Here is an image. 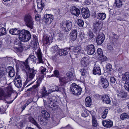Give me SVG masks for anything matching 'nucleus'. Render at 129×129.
Listing matches in <instances>:
<instances>
[{
	"label": "nucleus",
	"instance_id": "1",
	"mask_svg": "<svg viewBox=\"0 0 129 129\" xmlns=\"http://www.w3.org/2000/svg\"><path fill=\"white\" fill-rule=\"evenodd\" d=\"M9 33L13 35H19V40L24 42L28 41L31 37L29 32L27 30L23 29L20 31L18 28L11 29L9 31Z\"/></svg>",
	"mask_w": 129,
	"mask_h": 129
},
{
	"label": "nucleus",
	"instance_id": "2",
	"mask_svg": "<svg viewBox=\"0 0 129 129\" xmlns=\"http://www.w3.org/2000/svg\"><path fill=\"white\" fill-rule=\"evenodd\" d=\"M33 51L34 54L37 55L38 57V62L37 64L39 63L44 64V60L42 59V54L41 51V50L37 45V43L35 42L34 44L33 47Z\"/></svg>",
	"mask_w": 129,
	"mask_h": 129
},
{
	"label": "nucleus",
	"instance_id": "3",
	"mask_svg": "<svg viewBox=\"0 0 129 129\" xmlns=\"http://www.w3.org/2000/svg\"><path fill=\"white\" fill-rule=\"evenodd\" d=\"M27 71L26 82L32 80L34 78L37 72V70L34 68H30L29 66H25Z\"/></svg>",
	"mask_w": 129,
	"mask_h": 129
},
{
	"label": "nucleus",
	"instance_id": "4",
	"mask_svg": "<svg viewBox=\"0 0 129 129\" xmlns=\"http://www.w3.org/2000/svg\"><path fill=\"white\" fill-rule=\"evenodd\" d=\"M24 21L26 25L31 30L34 28V21L31 16L29 14L25 15L24 17Z\"/></svg>",
	"mask_w": 129,
	"mask_h": 129
},
{
	"label": "nucleus",
	"instance_id": "5",
	"mask_svg": "<svg viewBox=\"0 0 129 129\" xmlns=\"http://www.w3.org/2000/svg\"><path fill=\"white\" fill-rule=\"evenodd\" d=\"M55 99V96L53 94L51 95L49 97V100L48 103L47 105V106L53 110H55L58 109V107L57 103H54V100Z\"/></svg>",
	"mask_w": 129,
	"mask_h": 129
},
{
	"label": "nucleus",
	"instance_id": "6",
	"mask_svg": "<svg viewBox=\"0 0 129 129\" xmlns=\"http://www.w3.org/2000/svg\"><path fill=\"white\" fill-rule=\"evenodd\" d=\"M72 26V22L69 21H62L60 25V27L62 30L67 32L71 29Z\"/></svg>",
	"mask_w": 129,
	"mask_h": 129
},
{
	"label": "nucleus",
	"instance_id": "7",
	"mask_svg": "<svg viewBox=\"0 0 129 129\" xmlns=\"http://www.w3.org/2000/svg\"><path fill=\"white\" fill-rule=\"evenodd\" d=\"M70 88L71 92L75 95H79L81 93L82 89L81 87L75 83L72 84Z\"/></svg>",
	"mask_w": 129,
	"mask_h": 129
},
{
	"label": "nucleus",
	"instance_id": "8",
	"mask_svg": "<svg viewBox=\"0 0 129 129\" xmlns=\"http://www.w3.org/2000/svg\"><path fill=\"white\" fill-rule=\"evenodd\" d=\"M122 78L123 80L125 81L124 87L125 89L129 92V73L126 72L122 75Z\"/></svg>",
	"mask_w": 129,
	"mask_h": 129
},
{
	"label": "nucleus",
	"instance_id": "9",
	"mask_svg": "<svg viewBox=\"0 0 129 129\" xmlns=\"http://www.w3.org/2000/svg\"><path fill=\"white\" fill-rule=\"evenodd\" d=\"M53 16L52 15L47 14L45 15L43 17L44 22L47 24H51L53 21Z\"/></svg>",
	"mask_w": 129,
	"mask_h": 129
},
{
	"label": "nucleus",
	"instance_id": "10",
	"mask_svg": "<svg viewBox=\"0 0 129 129\" xmlns=\"http://www.w3.org/2000/svg\"><path fill=\"white\" fill-rule=\"evenodd\" d=\"M37 58L34 55H30L23 62V64L24 66H29L28 64L29 62L30 61L32 62L36 63Z\"/></svg>",
	"mask_w": 129,
	"mask_h": 129
},
{
	"label": "nucleus",
	"instance_id": "11",
	"mask_svg": "<svg viewBox=\"0 0 129 129\" xmlns=\"http://www.w3.org/2000/svg\"><path fill=\"white\" fill-rule=\"evenodd\" d=\"M86 50L87 53L89 55H92L95 52V48L93 45L91 44L86 46Z\"/></svg>",
	"mask_w": 129,
	"mask_h": 129
},
{
	"label": "nucleus",
	"instance_id": "12",
	"mask_svg": "<svg viewBox=\"0 0 129 129\" xmlns=\"http://www.w3.org/2000/svg\"><path fill=\"white\" fill-rule=\"evenodd\" d=\"M105 39L104 35L103 33H101L99 34L97 36L96 41L98 45H100L103 42Z\"/></svg>",
	"mask_w": 129,
	"mask_h": 129
},
{
	"label": "nucleus",
	"instance_id": "13",
	"mask_svg": "<svg viewBox=\"0 0 129 129\" xmlns=\"http://www.w3.org/2000/svg\"><path fill=\"white\" fill-rule=\"evenodd\" d=\"M58 123V121L57 119L55 117H52L49 122L46 125L51 128L57 125Z\"/></svg>",
	"mask_w": 129,
	"mask_h": 129
},
{
	"label": "nucleus",
	"instance_id": "14",
	"mask_svg": "<svg viewBox=\"0 0 129 129\" xmlns=\"http://www.w3.org/2000/svg\"><path fill=\"white\" fill-rule=\"evenodd\" d=\"M102 24L101 21L99 20H96V22L94 23L93 26V30L96 33L98 31H99L102 27Z\"/></svg>",
	"mask_w": 129,
	"mask_h": 129
},
{
	"label": "nucleus",
	"instance_id": "15",
	"mask_svg": "<svg viewBox=\"0 0 129 129\" xmlns=\"http://www.w3.org/2000/svg\"><path fill=\"white\" fill-rule=\"evenodd\" d=\"M100 83L102 86L104 88H107L109 85L108 81L106 78L102 76L100 77Z\"/></svg>",
	"mask_w": 129,
	"mask_h": 129
},
{
	"label": "nucleus",
	"instance_id": "16",
	"mask_svg": "<svg viewBox=\"0 0 129 129\" xmlns=\"http://www.w3.org/2000/svg\"><path fill=\"white\" fill-rule=\"evenodd\" d=\"M71 47L69 48H65L64 49H59L58 51L56 53L57 55H59L60 56H65L67 55L68 51L71 50Z\"/></svg>",
	"mask_w": 129,
	"mask_h": 129
},
{
	"label": "nucleus",
	"instance_id": "17",
	"mask_svg": "<svg viewBox=\"0 0 129 129\" xmlns=\"http://www.w3.org/2000/svg\"><path fill=\"white\" fill-rule=\"evenodd\" d=\"M102 124L103 125L107 128H110L113 125V122L110 119L103 120Z\"/></svg>",
	"mask_w": 129,
	"mask_h": 129
},
{
	"label": "nucleus",
	"instance_id": "18",
	"mask_svg": "<svg viewBox=\"0 0 129 129\" xmlns=\"http://www.w3.org/2000/svg\"><path fill=\"white\" fill-rule=\"evenodd\" d=\"M81 11L82 17L86 19L90 16L89 11L88 9L82 8Z\"/></svg>",
	"mask_w": 129,
	"mask_h": 129
},
{
	"label": "nucleus",
	"instance_id": "19",
	"mask_svg": "<svg viewBox=\"0 0 129 129\" xmlns=\"http://www.w3.org/2000/svg\"><path fill=\"white\" fill-rule=\"evenodd\" d=\"M38 11L40 12L43 9L44 5L43 1L42 0H37Z\"/></svg>",
	"mask_w": 129,
	"mask_h": 129
},
{
	"label": "nucleus",
	"instance_id": "20",
	"mask_svg": "<svg viewBox=\"0 0 129 129\" xmlns=\"http://www.w3.org/2000/svg\"><path fill=\"white\" fill-rule=\"evenodd\" d=\"M70 11L73 15L78 16L80 13V10L75 7H72Z\"/></svg>",
	"mask_w": 129,
	"mask_h": 129
},
{
	"label": "nucleus",
	"instance_id": "21",
	"mask_svg": "<svg viewBox=\"0 0 129 129\" xmlns=\"http://www.w3.org/2000/svg\"><path fill=\"white\" fill-rule=\"evenodd\" d=\"M93 74L95 75L98 74L99 75H101V73L100 67L97 65L95 64L93 68Z\"/></svg>",
	"mask_w": 129,
	"mask_h": 129
},
{
	"label": "nucleus",
	"instance_id": "22",
	"mask_svg": "<svg viewBox=\"0 0 129 129\" xmlns=\"http://www.w3.org/2000/svg\"><path fill=\"white\" fill-rule=\"evenodd\" d=\"M71 39L73 40H75L77 37V32L76 29L72 30L70 33Z\"/></svg>",
	"mask_w": 129,
	"mask_h": 129
},
{
	"label": "nucleus",
	"instance_id": "23",
	"mask_svg": "<svg viewBox=\"0 0 129 129\" xmlns=\"http://www.w3.org/2000/svg\"><path fill=\"white\" fill-rule=\"evenodd\" d=\"M102 100L104 103L107 104H110L111 100L109 96L107 95H103L102 97Z\"/></svg>",
	"mask_w": 129,
	"mask_h": 129
},
{
	"label": "nucleus",
	"instance_id": "24",
	"mask_svg": "<svg viewBox=\"0 0 129 129\" xmlns=\"http://www.w3.org/2000/svg\"><path fill=\"white\" fill-rule=\"evenodd\" d=\"M59 79L61 84L64 85L69 81L67 77H60Z\"/></svg>",
	"mask_w": 129,
	"mask_h": 129
},
{
	"label": "nucleus",
	"instance_id": "25",
	"mask_svg": "<svg viewBox=\"0 0 129 129\" xmlns=\"http://www.w3.org/2000/svg\"><path fill=\"white\" fill-rule=\"evenodd\" d=\"M41 95L40 96L42 97L45 98L47 96L50 92H49L48 93L47 91L46 88L45 87H43L41 90Z\"/></svg>",
	"mask_w": 129,
	"mask_h": 129
},
{
	"label": "nucleus",
	"instance_id": "26",
	"mask_svg": "<svg viewBox=\"0 0 129 129\" xmlns=\"http://www.w3.org/2000/svg\"><path fill=\"white\" fill-rule=\"evenodd\" d=\"M67 78L69 80V81L71 80H73L74 79L75 76L73 74L72 72H69L66 74Z\"/></svg>",
	"mask_w": 129,
	"mask_h": 129
},
{
	"label": "nucleus",
	"instance_id": "27",
	"mask_svg": "<svg viewBox=\"0 0 129 129\" xmlns=\"http://www.w3.org/2000/svg\"><path fill=\"white\" fill-rule=\"evenodd\" d=\"M40 110L41 111V113L42 114L43 117L45 118L48 117L49 116V114L47 111L44 110V109L42 108H40Z\"/></svg>",
	"mask_w": 129,
	"mask_h": 129
},
{
	"label": "nucleus",
	"instance_id": "28",
	"mask_svg": "<svg viewBox=\"0 0 129 129\" xmlns=\"http://www.w3.org/2000/svg\"><path fill=\"white\" fill-rule=\"evenodd\" d=\"M3 24H1L0 25V27H2L0 28V37L5 35L7 34L6 28L3 27Z\"/></svg>",
	"mask_w": 129,
	"mask_h": 129
},
{
	"label": "nucleus",
	"instance_id": "29",
	"mask_svg": "<svg viewBox=\"0 0 129 129\" xmlns=\"http://www.w3.org/2000/svg\"><path fill=\"white\" fill-rule=\"evenodd\" d=\"M9 75L11 77H13L15 75V71L14 68L12 67H8Z\"/></svg>",
	"mask_w": 129,
	"mask_h": 129
},
{
	"label": "nucleus",
	"instance_id": "30",
	"mask_svg": "<svg viewBox=\"0 0 129 129\" xmlns=\"http://www.w3.org/2000/svg\"><path fill=\"white\" fill-rule=\"evenodd\" d=\"M106 16V14L105 13H100L97 14L96 17L98 19L103 20L105 18Z\"/></svg>",
	"mask_w": 129,
	"mask_h": 129
},
{
	"label": "nucleus",
	"instance_id": "31",
	"mask_svg": "<svg viewBox=\"0 0 129 129\" xmlns=\"http://www.w3.org/2000/svg\"><path fill=\"white\" fill-rule=\"evenodd\" d=\"M29 115V116L28 118L29 121L35 125L36 126L38 127H39L40 125L38 124L36 121L34 119V118L30 116V115Z\"/></svg>",
	"mask_w": 129,
	"mask_h": 129
},
{
	"label": "nucleus",
	"instance_id": "32",
	"mask_svg": "<svg viewBox=\"0 0 129 129\" xmlns=\"http://www.w3.org/2000/svg\"><path fill=\"white\" fill-rule=\"evenodd\" d=\"M85 104L87 107H90L91 104V99L90 96L87 97L85 99Z\"/></svg>",
	"mask_w": 129,
	"mask_h": 129
},
{
	"label": "nucleus",
	"instance_id": "33",
	"mask_svg": "<svg viewBox=\"0 0 129 129\" xmlns=\"http://www.w3.org/2000/svg\"><path fill=\"white\" fill-rule=\"evenodd\" d=\"M89 70L88 67H84L81 69L80 72L82 76L85 75L88 72Z\"/></svg>",
	"mask_w": 129,
	"mask_h": 129
},
{
	"label": "nucleus",
	"instance_id": "34",
	"mask_svg": "<svg viewBox=\"0 0 129 129\" xmlns=\"http://www.w3.org/2000/svg\"><path fill=\"white\" fill-rule=\"evenodd\" d=\"M14 82L15 86L17 87L20 88L21 87L22 83L21 79H19L18 80H14Z\"/></svg>",
	"mask_w": 129,
	"mask_h": 129
},
{
	"label": "nucleus",
	"instance_id": "35",
	"mask_svg": "<svg viewBox=\"0 0 129 129\" xmlns=\"http://www.w3.org/2000/svg\"><path fill=\"white\" fill-rule=\"evenodd\" d=\"M117 95L119 98H125L127 96V93L122 90L120 91Z\"/></svg>",
	"mask_w": 129,
	"mask_h": 129
},
{
	"label": "nucleus",
	"instance_id": "36",
	"mask_svg": "<svg viewBox=\"0 0 129 129\" xmlns=\"http://www.w3.org/2000/svg\"><path fill=\"white\" fill-rule=\"evenodd\" d=\"M71 48L73 50V52L74 53H76L80 52L81 50V47L79 46H77L76 47H71Z\"/></svg>",
	"mask_w": 129,
	"mask_h": 129
},
{
	"label": "nucleus",
	"instance_id": "37",
	"mask_svg": "<svg viewBox=\"0 0 129 129\" xmlns=\"http://www.w3.org/2000/svg\"><path fill=\"white\" fill-rule=\"evenodd\" d=\"M92 126L94 127H96L98 125V123L96 117L95 115H92Z\"/></svg>",
	"mask_w": 129,
	"mask_h": 129
},
{
	"label": "nucleus",
	"instance_id": "38",
	"mask_svg": "<svg viewBox=\"0 0 129 129\" xmlns=\"http://www.w3.org/2000/svg\"><path fill=\"white\" fill-rule=\"evenodd\" d=\"M49 37L45 36L43 37V42L44 44H47L50 43V40L49 39Z\"/></svg>",
	"mask_w": 129,
	"mask_h": 129
},
{
	"label": "nucleus",
	"instance_id": "39",
	"mask_svg": "<svg viewBox=\"0 0 129 129\" xmlns=\"http://www.w3.org/2000/svg\"><path fill=\"white\" fill-rule=\"evenodd\" d=\"M40 85V84L37 83L36 84L34 85L31 87L27 89V91H34L35 90H37V88L39 87Z\"/></svg>",
	"mask_w": 129,
	"mask_h": 129
},
{
	"label": "nucleus",
	"instance_id": "40",
	"mask_svg": "<svg viewBox=\"0 0 129 129\" xmlns=\"http://www.w3.org/2000/svg\"><path fill=\"white\" fill-rule=\"evenodd\" d=\"M58 89L59 91L61 92L62 93H65L66 91L64 85L60 84L59 86Z\"/></svg>",
	"mask_w": 129,
	"mask_h": 129
},
{
	"label": "nucleus",
	"instance_id": "41",
	"mask_svg": "<svg viewBox=\"0 0 129 129\" xmlns=\"http://www.w3.org/2000/svg\"><path fill=\"white\" fill-rule=\"evenodd\" d=\"M120 117L121 120H124L126 119H128L129 118V115L127 113H123L121 115Z\"/></svg>",
	"mask_w": 129,
	"mask_h": 129
},
{
	"label": "nucleus",
	"instance_id": "42",
	"mask_svg": "<svg viewBox=\"0 0 129 129\" xmlns=\"http://www.w3.org/2000/svg\"><path fill=\"white\" fill-rule=\"evenodd\" d=\"M59 49L57 45L53 46L51 48L50 50L51 51L54 53H55L57 51H58Z\"/></svg>",
	"mask_w": 129,
	"mask_h": 129
},
{
	"label": "nucleus",
	"instance_id": "43",
	"mask_svg": "<svg viewBox=\"0 0 129 129\" xmlns=\"http://www.w3.org/2000/svg\"><path fill=\"white\" fill-rule=\"evenodd\" d=\"M81 66L82 67H88V63L86 62V58H83L81 62Z\"/></svg>",
	"mask_w": 129,
	"mask_h": 129
},
{
	"label": "nucleus",
	"instance_id": "44",
	"mask_svg": "<svg viewBox=\"0 0 129 129\" xmlns=\"http://www.w3.org/2000/svg\"><path fill=\"white\" fill-rule=\"evenodd\" d=\"M115 2L116 6L118 8H120L122 5V1L120 0H115Z\"/></svg>",
	"mask_w": 129,
	"mask_h": 129
},
{
	"label": "nucleus",
	"instance_id": "45",
	"mask_svg": "<svg viewBox=\"0 0 129 129\" xmlns=\"http://www.w3.org/2000/svg\"><path fill=\"white\" fill-rule=\"evenodd\" d=\"M108 110L107 109H105L101 114L102 117L104 119L105 118L108 113Z\"/></svg>",
	"mask_w": 129,
	"mask_h": 129
},
{
	"label": "nucleus",
	"instance_id": "46",
	"mask_svg": "<svg viewBox=\"0 0 129 129\" xmlns=\"http://www.w3.org/2000/svg\"><path fill=\"white\" fill-rule=\"evenodd\" d=\"M5 98L4 91L2 88H0V99H3Z\"/></svg>",
	"mask_w": 129,
	"mask_h": 129
},
{
	"label": "nucleus",
	"instance_id": "47",
	"mask_svg": "<svg viewBox=\"0 0 129 129\" xmlns=\"http://www.w3.org/2000/svg\"><path fill=\"white\" fill-rule=\"evenodd\" d=\"M88 113H87V111L85 110H83L82 111V113L81 114V116L84 117L88 116Z\"/></svg>",
	"mask_w": 129,
	"mask_h": 129
},
{
	"label": "nucleus",
	"instance_id": "48",
	"mask_svg": "<svg viewBox=\"0 0 129 129\" xmlns=\"http://www.w3.org/2000/svg\"><path fill=\"white\" fill-rule=\"evenodd\" d=\"M87 35V38L89 40L91 39L93 37V33L91 31H89L88 32Z\"/></svg>",
	"mask_w": 129,
	"mask_h": 129
},
{
	"label": "nucleus",
	"instance_id": "49",
	"mask_svg": "<svg viewBox=\"0 0 129 129\" xmlns=\"http://www.w3.org/2000/svg\"><path fill=\"white\" fill-rule=\"evenodd\" d=\"M59 86H55L53 87V88L51 89H49L50 91V92H52L55 91H59L58 89Z\"/></svg>",
	"mask_w": 129,
	"mask_h": 129
},
{
	"label": "nucleus",
	"instance_id": "50",
	"mask_svg": "<svg viewBox=\"0 0 129 129\" xmlns=\"http://www.w3.org/2000/svg\"><path fill=\"white\" fill-rule=\"evenodd\" d=\"M77 23L80 27H82L84 24V21L81 19H78L77 21Z\"/></svg>",
	"mask_w": 129,
	"mask_h": 129
},
{
	"label": "nucleus",
	"instance_id": "51",
	"mask_svg": "<svg viewBox=\"0 0 129 129\" xmlns=\"http://www.w3.org/2000/svg\"><path fill=\"white\" fill-rule=\"evenodd\" d=\"M40 70L41 71V73H42L44 74H46V68H45L44 67L41 66L40 68Z\"/></svg>",
	"mask_w": 129,
	"mask_h": 129
},
{
	"label": "nucleus",
	"instance_id": "52",
	"mask_svg": "<svg viewBox=\"0 0 129 129\" xmlns=\"http://www.w3.org/2000/svg\"><path fill=\"white\" fill-rule=\"evenodd\" d=\"M126 17V15L125 14H120L118 16V19L120 21L123 20Z\"/></svg>",
	"mask_w": 129,
	"mask_h": 129
},
{
	"label": "nucleus",
	"instance_id": "53",
	"mask_svg": "<svg viewBox=\"0 0 129 129\" xmlns=\"http://www.w3.org/2000/svg\"><path fill=\"white\" fill-rule=\"evenodd\" d=\"M6 109V107L5 106H3L0 107V112L2 114L4 113Z\"/></svg>",
	"mask_w": 129,
	"mask_h": 129
},
{
	"label": "nucleus",
	"instance_id": "54",
	"mask_svg": "<svg viewBox=\"0 0 129 129\" xmlns=\"http://www.w3.org/2000/svg\"><path fill=\"white\" fill-rule=\"evenodd\" d=\"M97 53L98 55L99 56V57L101 56L102 55H103L102 50L101 48H99L97 49Z\"/></svg>",
	"mask_w": 129,
	"mask_h": 129
},
{
	"label": "nucleus",
	"instance_id": "55",
	"mask_svg": "<svg viewBox=\"0 0 129 129\" xmlns=\"http://www.w3.org/2000/svg\"><path fill=\"white\" fill-rule=\"evenodd\" d=\"M112 87L116 91H119L120 89L118 84L116 83L114 84L113 85Z\"/></svg>",
	"mask_w": 129,
	"mask_h": 129
},
{
	"label": "nucleus",
	"instance_id": "56",
	"mask_svg": "<svg viewBox=\"0 0 129 129\" xmlns=\"http://www.w3.org/2000/svg\"><path fill=\"white\" fill-rule=\"evenodd\" d=\"M54 75L53 74H52V76H54L57 77H58L59 75V72L57 70H56L54 71Z\"/></svg>",
	"mask_w": 129,
	"mask_h": 129
},
{
	"label": "nucleus",
	"instance_id": "57",
	"mask_svg": "<svg viewBox=\"0 0 129 129\" xmlns=\"http://www.w3.org/2000/svg\"><path fill=\"white\" fill-rule=\"evenodd\" d=\"M3 79L4 80H5L6 79V78L4 77V73L0 72V83H1V81L2 80V79Z\"/></svg>",
	"mask_w": 129,
	"mask_h": 129
},
{
	"label": "nucleus",
	"instance_id": "58",
	"mask_svg": "<svg viewBox=\"0 0 129 129\" xmlns=\"http://www.w3.org/2000/svg\"><path fill=\"white\" fill-rule=\"evenodd\" d=\"M45 75V74H44L42 73H40L38 76V78L40 80H41L43 79Z\"/></svg>",
	"mask_w": 129,
	"mask_h": 129
},
{
	"label": "nucleus",
	"instance_id": "59",
	"mask_svg": "<svg viewBox=\"0 0 129 129\" xmlns=\"http://www.w3.org/2000/svg\"><path fill=\"white\" fill-rule=\"evenodd\" d=\"M106 69L108 71H111L112 69L111 65L110 63H108L106 65Z\"/></svg>",
	"mask_w": 129,
	"mask_h": 129
},
{
	"label": "nucleus",
	"instance_id": "60",
	"mask_svg": "<svg viewBox=\"0 0 129 129\" xmlns=\"http://www.w3.org/2000/svg\"><path fill=\"white\" fill-rule=\"evenodd\" d=\"M58 55H57L56 53L55 55L53 56L52 57V59L55 61H56L57 60L59 59V57L58 56Z\"/></svg>",
	"mask_w": 129,
	"mask_h": 129
},
{
	"label": "nucleus",
	"instance_id": "61",
	"mask_svg": "<svg viewBox=\"0 0 129 129\" xmlns=\"http://www.w3.org/2000/svg\"><path fill=\"white\" fill-rule=\"evenodd\" d=\"M59 99L60 98L57 95L55 96V99H54V102H55L54 103H57L58 104L57 105H58V101Z\"/></svg>",
	"mask_w": 129,
	"mask_h": 129
},
{
	"label": "nucleus",
	"instance_id": "62",
	"mask_svg": "<svg viewBox=\"0 0 129 129\" xmlns=\"http://www.w3.org/2000/svg\"><path fill=\"white\" fill-rule=\"evenodd\" d=\"M112 34L113 35L112 38L114 40H116L118 39V36L117 35L115 34L114 33H113Z\"/></svg>",
	"mask_w": 129,
	"mask_h": 129
},
{
	"label": "nucleus",
	"instance_id": "63",
	"mask_svg": "<svg viewBox=\"0 0 129 129\" xmlns=\"http://www.w3.org/2000/svg\"><path fill=\"white\" fill-rule=\"evenodd\" d=\"M110 81L112 83H114L116 81V79L114 77H111L110 78Z\"/></svg>",
	"mask_w": 129,
	"mask_h": 129
},
{
	"label": "nucleus",
	"instance_id": "64",
	"mask_svg": "<svg viewBox=\"0 0 129 129\" xmlns=\"http://www.w3.org/2000/svg\"><path fill=\"white\" fill-rule=\"evenodd\" d=\"M41 17L40 15L39 14H36L35 16V18L36 20L37 21H39L40 20V18Z\"/></svg>",
	"mask_w": 129,
	"mask_h": 129
}]
</instances>
